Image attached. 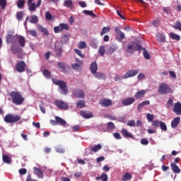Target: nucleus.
<instances>
[{
    "mask_svg": "<svg viewBox=\"0 0 181 181\" xmlns=\"http://www.w3.org/2000/svg\"><path fill=\"white\" fill-rule=\"evenodd\" d=\"M8 95L11 97V102L14 105H21L25 101L23 96L18 91L13 90L8 93Z\"/></svg>",
    "mask_w": 181,
    "mask_h": 181,
    "instance_id": "nucleus-1",
    "label": "nucleus"
},
{
    "mask_svg": "<svg viewBox=\"0 0 181 181\" xmlns=\"http://www.w3.org/2000/svg\"><path fill=\"white\" fill-rule=\"evenodd\" d=\"M52 82L56 86H59L60 90H61V94H63L64 95H67L69 93V89L67 88V85L66 84V82L64 81L57 80L56 78H52Z\"/></svg>",
    "mask_w": 181,
    "mask_h": 181,
    "instance_id": "nucleus-2",
    "label": "nucleus"
},
{
    "mask_svg": "<svg viewBox=\"0 0 181 181\" xmlns=\"http://www.w3.org/2000/svg\"><path fill=\"white\" fill-rule=\"evenodd\" d=\"M144 49L143 46H141L135 42H129L127 45V52L129 54H132L134 52H141Z\"/></svg>",
    "mask_w": 181,
    "mask_h": 181,
    "instance_id": "nucleus-3",
    "label": "nucleus"
},
{
    "mask_svg": "<svg viewBox=\"0 0 181 181\" xmlns=\"http://www.w3.org/2000/svg\"><path fill=\"white\" fill-rule=\"evenodd\" d=\"M4 120L6 124H14V122L21 121V116L9 113L4 117Z\"/></svg>",
    "mask_w": 181,
    "mask_h": 181,
    "instance_id": "nucleus-4",
    "label": "nucleus"
},
{
    "mask_svg": "<svg viewBox=\"0 0 181 181\" xmlns=\"http://www.w3.org/2000/svg\"><path fill=\"white\" fill-rule=\"evenodd\" d=\"M15 33L13 31H8V34L6 35V42L7 45H9V43H11V47H16V35H14Z\"/></svg>",
    "mask_w": 181,
    "mask_h": 181,
    "instance_id": "nucleus-5",
    "label": "nucleus"
},
{
    "mask_svg": "<svg viewBox=\"0 0 181 181\" xmlns=\"http://www.w3.org/2000/svg\"><path fill=\"white\" fill-rule=\"evenodd\" d=\"M158 93L162 95L165 94H170V93H172V88L169 85L162 83L158 86Z\"/></svg>",
    "mask_w": 181,
    "mask_h": 181,
    "instance_id": "nucleus-6",
    "label": "nucleus"
},
{
    "mask_svg": "<svg viewBox=\"0 0 181 181\" xmlns=\"http://www.w3.org/2000/svg\"><path fill=\"white\" fill-rule=\"evenodd\" d=\"M35 0H28V6L30 12H35L37 8H40L42 5V0H37V4L33 2Z\"/></svg>",
    "mask_w": 181,
    "mask_h": 181,
    "instance_id": "nucleus-7",
    "label": "nucleus"
},
{
    "mask_svg": "<svg viewBox=\"0 0 181 181\" xmlns=\"http://www.w3.org/2000/svg\"><path fill=\"white\" fill-rule=\"evenodd\" d=\"M11 51L12 52L13 54H17V57L20 59H23L25 57V54L23 53V49L19 47H11Z\"/></svg>",
    "mask_w": 181,
    "mask_h": 181,
    "instance_id": "nucleus-8",
    "label": "nucleus"
},
{
    "mask_svg": "<svg viewBox=\"0 0 181 181\" xmlns=\"http://www.w3.org/2000/svg\"><path fill=\"white\" fill-rule=\"evenodd\" d=\"M16 70L18 73L26 71V63L25 61H18L16 64Z\"/></svg>",
    "mask_w": 181,
    "mask_h": 181,
    "instance_id": "nucleus-9",
    "label": "nucleus"
},
{
    "mask_svg": "<svg viewBox=\"0 0 181 181\" xmlns=\"http://www.w3.org/2000/svg\"><path fill=\"white\" fill-rule=\"evenodd\" d=\"M72 95L76 98H84L86 97V93L81 88H75L72 90Z\"/></svg>",
    "mask_w": 181,
    "mask_h": 181,
    "instance_id": "nucleus-10",
    "label": "nucleus"
},
{
    "mask_svg": "<svg viewBox=\"0 0 181 181\" xmlns=\"http://www.w3.org/2000/svg\"><path fill=\"white\" fill-rule=\"evenodd\" d=\"M54 104L57 106V108H59V110H69V104L63 100H55Z\"/></svg>",
    "mask_w": 181,
    "mask_h": 181,
    "instance_id": "nucleus-11",
    "label": "nucleus"
},
{
    "mask_svg": "<svg viewBox=\"0 0 181 181\" xmlns=\"http://www.w3.org/2000/svg\"><path fill=\"white\" fill-rule=\"evenodd\" d=\"M54 50L57 57H62V54L63 53V48L62 47V43L59 42H56L54 45Z\"/></svg>",
    "mask_w": 181,
    "mask_h": 181,
    "instance_id": "nucleus-12",
    "label": "nucleus"
},
{
    "mask_svg": "<svg viewBox=\"0 0 181 181\" xmlns=\"http://www.w3.org/2000/svg\"><path fill=\"white\" fill-rule=\"evenodd\" d=\"M139 73V70L134 69V70H129L127 72L122 76V78H129L131 77H134V76H136Z\"/></svg>",
    "mask_w": 181,
    "mask_h": 181,
    "instance_id": "nucleus-13",
    "label": "nucleus"
},
{
    "mask_svg": "<svg viewBox=\"0 0 181 181\" xmlns=\"http://www.w3.org/2000/svg\"><path fill=\"white\" fill-rule=\"evenodd\" d=\"M16 42H18L21 47H25V45H26V39L22 35L17 36Z\"/></svg>",
    "mask_w": 181,
    "mask_h": 181,
    "instance_id": "nucleus-14",
    "label": "nucleus"
},
{
    "mask_svg": "<svg viewBox=\"0 0 181 181\" xmlns=\"http://www.w3.org/2000/svg\"><path fill=\"white\" fill-rule=\"evenodd\" d=\"M135 103V98H127L124 99L122 101V105L124 107H128V105H131L132 104H134Z\"/></svg>",
    "mask_w": 181,
    "mask_h": 181,
    "instance_id": "nucleus-15",
    "label": "nucleus"
},
{
    "mask_svg": "<svg viewBox=\"0 0 181 181\" xmlns=\"http://www.w3.org/2000/svg\"><path fill=\"white\" fill-rule=\"evenodd\" d=\"M100 104L102 107H110V105H112V100L110 99H102L100 101Z\"/></svg>",
    "mask_w": 181,
    "mask_h": 181,
    "instance_id": "nucleus-16",
    "label": "nucleus"
},
{
    "mask_svg": "<svg viewBox=\"0 0 181 181\" xmlns=\"http://www.w3.org/2000/svg\"><path fill=\"white\" fill-rule=\"evenodd\" d=\"M173 112H175L176 115H181V103H180V102H177V103H175Z\"/></svg>",
    "mask_w": 181,
    "mask_h": 181,
    "instance_id": "nucleus-17",
    "label": "nucleus"
},
{
    "mask_svg": "<svg viewBox=\"0 0 181 181\" xmlns=\"http://www.w3.org/2000/svg\"><path fill=\"white\" fill-rule=\"evenodd\" d=\"M156 39L159 43H165V42H166L165 34H162L160 33H157Z\"/></svg>",
    "mask_w": 181,
    "mask_h": 181,
    "instance_id": "nucleus-18",
    "label": "nucleus"
},
{
    "mask_svg": "<svg viewBox=\"0 0 181 181\" xmlns=\"http://www.w3.org/2000/svg\"><path fill=\"white\" fill-rule=\"evenodd\" d=\"M34 173L40 179H43V171L40 168L34 167L33 168Z\"/></svg>",
    "mask_w": 181,
    "mask_h": 181,
    "instance_id": "nucleus-19",
    "label": "nucleus"
},
{
    "mask_svg": "<svg viewBox=\"0 0 181 181\" xmlns=\"http://www.w3.org/2000/svg\"><path fill=\"white\" fill-rule=\"evenodd\" d=\"M121 134L124 138H134V135L129 133L127 129H122L121 130Z\"/></svg>",
    "mask_w": 181,
    "mask_h": 181,
    "instance_id": "nucleus-20",
    "label": "nucleus"
},
{
    "mask_svg": "<svg viewBox=\"0 0 181 181\" xmlns=\"http://www.w3.org/2000/svg\"><path fill=\"white\" fill-rule=\"evenodd\" d=\"M90 70L92 74H95L97 73V70H98V66L97 65L96 62H93L91 63L90 66Z\"/></svg>",
    "mask_w": 181,
    "mask_h": 181,
    "instance_id": "nucleus-21",
    "label": "nucleus"
},
{
    "mask_svg": "<svg viewBox=\"0 0 181 181\" xmlns=\"http://www.w3.org/2000/svg\"><path fill=\"white\" fill-rule=\"evenodd\" d=\"M180 124V117H175L173 121L171 122V127L172 128H177V126Z\"/></svg>",
    "mask_w": 181,
    "mask_h": 181,
    "instance_id": "nucleus-22",
    "label": "nucleus"
},
{
    "mask_svg": "<svg viewBox=\"0 0 181 181\" xmlns=\"http://www.w3.org/2000/svg\"><path fill=\"white\" fill-rule=\"evenodd\" d=\"M146 91L144 90H141L136 93L134 95V97L136 100H139V98H144V96L146 94Z\"/></svg>",
    "mask_w": 181,
    "mask_h": 181,
    "instance_id": "nucleus-23",
    "label": "nucleus"
},
{
    "mask_svg": "<svg viewBox=\"0 0 181 181\" xmlns=\"http://www.w3.org/2000/svg\"><path fill=\"white\" fill-rule=\"evenodd\" d=\"M170 166H171V170H173V172L174 173H180V168H179V166H177V165H176V163H171Z\"/></svg>",
    "mask_w": 181,
    "mask_h": 181,
    "instance_id": "nucleus-24",
    "label": "nucleus"
},
{
    "mask_svg": "<svg viewBox=\"0 0 181 181\" xmlns=\"http://www.w3.org/2000/svg\"><path fill=\"white\" fill-rule=\"evenodd\" d=\"M80 115H81V117H83V118H93V113L90 112H86V111H81L80 112Z\"/></svg>",
    "mask_w": 181,
    "mask_h": 181,
    "instance_id": "nucleus-25",
    "label": "nucleus"
},
{
    "mask_svg": "<svg viewBox=\"0 0 181 181\" xmlns=\"http://www.w3.org/2000/svg\"><path fill=\"white\" fill-rule=\"evenodd\" d=\"M149 104H151V102H149V100L143 101L141 103H139L138 105L137 111H141V110H142V108H144V107H145V105H149Z\"/></svg>",
    "mask_w": 181,
    "mask_h": 181,
    "instance_id": "nucleus-26",
    "label": "nucleus"
},
{
    "mask_svg": "<svg viewBox=\"0 0 181 181\" xmlns=\"http://www.w3.org/2000/svg\"><path fill=\"white\" fill-rule=\"evenodd\" d=\"M64 6H66V8H69V9H73V8H74V6L73 5V1L65 0L64 2Z\"/></svg>",
    "mask_w": 181,
    "mask_h": 181,
    "instance_id": "nucleus-27",
    "label": "nucleus"
},
{
    "mask_svg": "<svg viewBox=\"0 0 181 181\" xmlns=\"http://www.w3.org/2000/svg\"><path fill=\"white\" fill-rule=\"evenodd\" d=\"M55 119L57 120V125H66L67 124L66 120L63 119L62 117L59 116H56Z\"/></svg>",
    "mask_w": 181,
    "mask_h": 181,
    "instance_id": "nucleus-28",
    "label": "nucleus"
},
{
    "mask_svg": "<svg viewBox=\"0 0 181 181\" xmlns=\"http://www.w3.org/2000/svg\"><path fill=\"white\" fill-rule=\"evenodd\" d=\"M37 29L40 30V32L44 33L45 36H49V31L47 30V28H44L42 25H37Z\"/></svg>",
    "mask_w": 181,
    "mask_h": 181,
    "instance_id": "nucleus-29",
    "label": "nucleus"
},
{
    "mask_svg": "<svg viewBox=\"0 0 181 181\" xmlns=\"http://www.w3.org/2000/svg\"><path fill=\"white\" fill-rule=\"evenodd\" d=\"M117 49H118V47H117V45H112L107 49V53L109 54H112V53H114L115 52H117Z\"/></svg>",
    "mask_w": 181,
    "mask_h": 181,
    "instance_id": "nucleus-30",
    "label": "nucleus"
},
{
    "mask_svg": "<svg viewBox=\"0 0 181 181\" xmlns=\"http://www.w3.org/2000/svg\"><path fill=\"white\" fill-rule=\"evenodd\" d=\"M95 180L108 181V175L105 173H103L100 176L96 177Z\"/></svg>",
    "mask_w": 181,
    "mask_h": 181,
    "instance_id": "nucleus-31",
    "label": "nucleus"
},
{
    "mask_svg": "<svg viewBox=\"0 0 181 181\" xmlns=\"http://www.w3.org/2000/svg\"><path fill=\"white\" fill-rule=\"evenodd\" d=\"M29 22L30 23H33L34 25H36V23L39 22V18L37 17V16L33 15L30 16Z\"/></svg>",
    "mask_w": 181,
    "mask_h": 181,
    "instance_id": "nucleus-32",
    "label": "nucleus"
},
{
    "mask_svg": "<svg viewBox=\"0 0 181 181\" xmlns=\"http://www.w3.org/2000/svg\"><path fill=\"white\" fill-rule=\"evenodd\" d=\"M95 74V78H98V80H105V75L103 73L96 72Z\"/></svg>",
    "mask_w": 181,
    "mask_h": 181,
    "instance_id": "nucleus-33",
    "label": "nucleus"
},
{
    "mask_svg": "<svg viewBox=\"0 0 181 181\" xmlns=\"http://www.w3.org/2000/svg\"><path fill=\"white\" fill-rule=\"evenodd\" d=\"M131 179H132V175H131V173H126L123 175L122 180V181H128V180H131Z\"/></svg>",
    "mask_w": 181,
    "mask_h": 181,
    "instance_id": "nucleus-34",
    "label": "nucleus"
},
{
    "mask_svg": "<svg viewBox=\"0 0 181 181\" xmlns=\"http://www.w3.org/2000/svg\"><path fill=\"white\" fill-rule=\"evenodd\" d=\"M69 39H70V34H64L61 39V42L62 43H67Z\"/></svg>",
    "mask_w": 181,
    "mask_h": 181,
    "instance_id": "nucleus-35",
    "label": "nucleus"
},
{
    "mask_svg": "<svg viewBox=\"0 0 181 181\" xmlns=\"http://www.w3.org/2000/svg\"><path fill=\"white\" fill-rule=\"evenodd\" d=\"M170 36L171 39H173V40H177V42H179V40H180V35H179L175 33H170Z\"/></svg>",
    "mask_w": 181,
    "mask_h": 181,
    "instance_id": "nucleus-36",
    "label": "nucleus"
},
{
    "mask_svg": "<svg viewBox=\"0 0 181 181\" xmlns=\"http://www.w3.org/2000/svg\"><path fill=\"white\" fill-rule=\"evenodd\" d=\"M2 159L4 163H12V160L11 159L10 156L8 155H3Z\"/></svg>",
    "mask_w": 181,
    "mask_h": 181,
    "instance_id": "nucleus-37",
    "label": "nucleus"
},
{
    "mask_svg": "<svg viewBox=\"0 0 181 181\" xmlns=\"http://www.w3.org/2000/svg\"><path fill=\"white\" fill-rule=\"evenodd\" d=\"M103 148V146H101V144H98L96 146H94L93 147L91 148L90 151L92 152H98V151H100V149Z\"/></svg>",
    "mask_w": 181,
    "mask_h": 181,
    "instance_id": "nucleus-38",
    "label": "nucleus"
},
{
    "mask_svg": "<svg viewBox=\"0 0 181 181\" xmlns=\"http://www.w3.org/2000/svg\"><path fill=\"white\" fill-rule=\"evenodd\" d=\"M25 0H18L17 2V6L19 9H23L25 8Z\"/></svg>",
    "mask_w": 181,
    "mask_h": 181,
    "instance_id": "nucleus-39",
    "label": "nucleus"
},
{
    "mask_svg": "<svg viewBox=\"0 0 181 181\" xmlns=\"http://www.w3.org/2000/svg\"><path fill=\"white\" fill-rule=\"evenodd\" d=\"M111 30L110 27H103L102 31L100 32V36H104L105 33H108Z\"/></svg>",
    "mask_w": 181,
    "mask_h": 181,
    "instance_id": "nucleus-40",
    "label": "nucleus"
},
{
    "mask_svg": "<svg viewBox=\"0 0 181 181\" xmlns=\"http://www.w3.org/2000/svg\"><path fill=\"white\" fill-rule=\"evenodd\" d=\"M77 108H84L86 107V101L84 100H79L76 103Z\"/></svg>",
    "mask_w": 181,
    "mask_h": 181,
    "instance_id": "nucleus-41",
    "label": "nucleus"
},
{
    "mask_svg": "<svg viewBox=\"0 0 181 181\" xmlns=\"http://www.w3.org/2000/svg\"><path fill=\"white\" fill-rule=\"evenodd\" d=\"M59 27L61 28V30L63 32V30H69L70 28L69 27V25L67 23H60Z\"/></svg>",
    "mask_w": 181,
    "mask_h": 181,
    "instance_id": "nucleus-42",
    "label": "nucleus"
},
{
    "mask_svg": "<svg viewBox=\"0 0 181 181\" xmlns=\"http://www.w3.org/2000/svg\"><path fill=\"white\" fill-rule=\"evenodd\" d=\"M173 28L176 29V30H180V32H181V23L180 21H176L173 25Z\"/></svg>",
    "mask_w": 181,
    "mask_h": 181,
    "instance_id": "nucleus-43",
    "label": "nucleus"
},
{
    "mask_svg": "<svg viewBox=\"0 0 181 181\" xmlns=\"http://www.w3.org/2000/svg\"><path fill=\"white\" fill-rule=\"evenodd\" d=\"M83 13L86 15H88L89 16H93V18L97 17V16L95 13H93V11L84 10L83 11Z\"/></svg>",
    "mask_w": 181,
    "mask_h": 181,
    "instance_id": "nucleus-44",
    "label": "nucleus"
},
{
    "mask_svg": "<svg viewBox=\"0 0 181 181\" xmlns=\"http://www.w3.org/2000/svg\"><path fill=\"white\" fill-rule=\"evenodd\" d=\"M27 33L30 35V36H33V37H36V36H37V32L36 30H27Z\"/></svg>",
    "mask_w": 181,
    "mask_h": 181,
    "instance_id": "nucleus-45",
    "label": "nucleus"
},
{
    "mask_svg": "<svg viewBox=\"0 0 181 181\" xmlns=\"http://www.w3.org/2000/svg\"><path fill=\"white\" fill-rule=\"evenodd\" d=\"M54 18L53 17V15L50 13V11H47L45 13V19L47 21H52V19H54Z\"/></svg>",
    "mask_w": 181,
    "mask_h": 181,
    "instance_id": "nucleus-46",
    "label": "nucleus"
},
{
    "mask_svg": "<svg viewBox=\"0 0 181 181\" xmlns=\"http://www.w3.org/2000/svg\"><path fill=\"white\" fill-rule=\"evenodd\" d=\"M142 50H144V57L146 59V60H149V59H151V55L149 54V52H148V50H146L145 48H143Z\"/></svg>",
    "mask_w": 181,
    "mask_h": 181,
    "instance_id": "nucleus-47",
    "label": "nucleus"
},
{
    "mask_svg": "<svg viewBox=\"0 0 181 181\" xmlns=\"http://www.w3.org/2000/svg\"><path fill=\"white\" fill-rule=\"evenodd\" d=\"M57 67H58V69H60L61 70H66V65L64 62H58Z\"/></svg>",
    "mask_w": 181,
    "mask_h": 181,
    "instance_id": "nucleus-48",
    "label": "nucleus"
},
{
    "mask_svg": "<svg viewBox=\"0 0 181 181\" xmlns=\"http://www.w3.org/2000/svg\"><path fill=\"white\" fill-rule=\"evenodd\" d=\"M151 124L154 128H159V127L160 125V121L153 120Z\"/></svg>",
    "mask_w": 181,
    "mask_h": 181,
    "instance_id": "nucleus-49",
    "label": "nucleus"
},
{
    "mask_svg": "<svg viewBox=\"0 0 181 181\" xmlns=\"http://www.w3.org/2000/svg\"><path fill=\"white\" fill-rule=\"evenodd\" d=\"M160 128L162 129V131H165V132L168 131V127L166 126V124L162 121H160Z\"/></svg>",
    "mask_w": 181,
    "mask_h": 181,
    "instance_id": "nucleus-50",
    "label": "nucleus"
},
{
    "mask_svg": "<svg viewBox=\"0 0 181 181\" xmlns=\"http://www.w3.org/2000/svg\"><path fill=\"white\" fill-rule=\"evenodd\" d=\"M78 47L79 49H86V47H87V44L86 42L81 41L78 45Z\"/></svg>",
    "mask_w": 181,
    "mask_h": 181,
    "instance_id": "nucleus-51",
    "label": "nucleus"
},
{
    "mask_svg": "<svg viewBox=\"0 0 181 181\" xmlns=\"http://www.w3.org/2000/svg\"><path fill=\"white\" fill-rule=\"evenodd\" d=\"M43 75L45 76V77H46V78H50V77H52L50 71H49V70L47 69L44 70Z\"/></svg>",
    "mask_w": 181,
    "mask_h": 181,
    "instance_id": "nucleus-52",
    "label": "nucleus"
},
{
    "mask_svg": "<svg viewBox=\"0 0 181 181\" xmlns=\"http://www.w3.org/2000/svg\"><path fill=\"white\" fill-rule=\"evenodd\" d=\"M107 129H115V124H114V123H112V122H109L107 123Z\"/></svg>",
    "mask_w": 181,
    "mask_h": 181,
    "instance_id": "nucleus-53",
    "label": "nucleus"
},
{
    "mask_svg": "<svg viewBox=\"0 0 181 181\" xmlns=\"http://www.w3.org/2000/svg\"><path fill=\"white\" fill-rule=\"evenodd\" d=\"M16 18H17V20L18 21H22L23 18V12L22 11H20L18 13H16Z\"/></svg>",
    "mask_w": 181,
    "mask_h": 181,
    "instance_id": "nucleus-54",
    "label": "nucleus"
},
{
    "mask_svg": "<svg viewBox=\"0 0 181 181\" xmlns=\"http://www.w3.org/2000/svg\"><path fill=\"white\" fill-rule=\"evenodd\" d=\"M146 117L148 122H152L155 116L151 113H147Z\"/></svg>",
    "mask_w": 181,
    "mask_h": 181,
    "instance_id": "nucleus-55",
    "label": "nucleus"
},
{
    "mask_svg": "<svg viewBox=\"0 0 181 181\" xmlns=\"http://www.w3.org/2000/svg\"><path fill=\"white\" fill-rule=\"evenodd\" d=\"M74 52L75 53H76V54L79 55L80 57H81L82 59H84L85 56L80 49H75Z\"/></svg>",
    "mask_w": 181,
    "mask_h": 181,
    "instance_id": "nucleus-56",
    "label": "nucleus"
},
{
    "mask_svg": "<svg viewBox=\"0 0 181 181\" xmlns=\"http://www.w3.org/2000/svg\"><path fill=\"white\" fill-rule=\"evenodd\" d=\"M0 6L2 9L6 8V0H0Z\"/></svg>",
    "mask_w": 181,
    "mask_h": 181,
    "instance_id": "nucleus-57",
    "label": "nucleus"
},
{
    "mask_svg": "<svg viewBox=\"0 0 181 181\" xmlns=\"http://www.w3.org/2000/svg\"><path fill=\"white\" fill-rule=\"evenodd\" d=\"M99 53L101 56H104L105 54V47L104 46H101L99 49Z\"/></svg>",
    "mask_w": 181,
    "mask_h": 181,
    "instance_id": "nucleus-58",
    "label": "nucleus"
},
{
    "mask_svg": "<svg viewBox=\"0 0 181 181\" xmlns=\"http://www.w3.org/2000/svg\"><path fill=\"white\" fill-rule=\"evenodd\" d=\"M54 33H61L62 31L60 25L54 27Z\"/></svg>",
    "mask_w": 181,
    "mask_h": 181,
    "instance_id": "nucleus-59",
    "label": "nucleus"
},
{
    "mask_svg": "<svg viewBox=\"0 0 181 181\" xmlns=\"http://www.w3.org/2000/svg\"><path fill=\"white\" fill-rule=\"evenodd\" d=\"M18 172L20 175H26V173H28V170H26V168H21Z\"/></svg>",
    "mask_w": 181,
    "mask_h": 181,
    "instance_id": "nucleus-60",
    "label": "nucleus"
},
{
    "mask_svg": "<svg viewBox=\"0 0 181 181\" xmlns=\"http://www.w3.org/2000/svg\"><path fill=\"white\" fill-rule=\"evenodd\" d=\"M127 125H128V127H135V125H136V124L135 123V120H129L127 122Z\"/></svg>",
    "mask_w": 181,
    "mask_h": 181,
    "instance_id": "nucleus-61",
    "label": "nucleus"
},
{
    "mask_svg": "<svg viewBox=\"0 0 181 181\" xmlns=\"http://www.w3.org/2000/svg\"><path fill=\"white\" fill-rule=\"evenodd\" d=\"M141 145H148V144H149V141H148L147 139H141Z\"/></svg>",
    "mask_w": 181,
    "mask_h": 181,
    "instance_id": "nucleus-62",
    "label": "nucleus"
},
{
    "mask_svg": "<svg viewBox=\"0 0 181 181\" xmlns=\"http://www.w3.org/2000/svg\"><path fill=\"white\" fill-rule=\"evenodd\" d=\"M90 46L93 47V49H97V43L95 41H91L90 42Z\"/></svg>",
    "mask_w": 181,
    "mask_h": 181,
    "instance_id": "nucleus-63",
    "label": "nucleus"
},
{
    "mask_svg": "<svg viewBox=\"0 0 181 181\" xmlns=\"http://www.w3.org/2000/svg\"><path fill=\"white\" fill-rule=\"evenodd\" d=\"M26 181H37V180L32 179V175L28 174L26 178Z\"/></svg>",
    "mask_w": 181,
    "mask_h": 181,
    "instance_id": "nucleus-64",
    "label": "nucleus"
}]
</instances>
